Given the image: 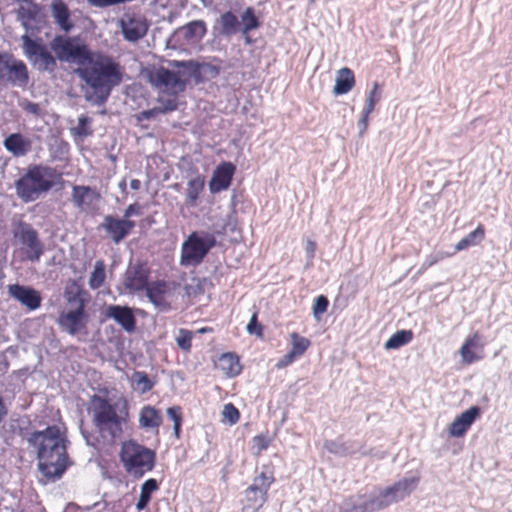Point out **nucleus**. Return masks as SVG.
<instances>
[{
  "instance_id": "f257e3e1",
  "label": "nucleus",
  "mask_w": 512,
  "mask_h": 512,
  "mask_svg": "<svg viewBox=\"0 0 512 512\" xmlns=\"http://www.w3.org/2000/svg\"><path fill=\"white\" fill-rule=\"evenodd\" d=\"M76 75L86 83V101L101 106L106 103L112 90L123 81V69L119 62L110 56L91 55V60L75 70Z\"/></svg>"
},
{
  "instance_id": "f03ea898",
  "label": "nucleus",
  "mask_w": 512,
  "mask_h": 512,
  "mask_svg": "<svg viewBox=\"0 0 512 512\" xmlns=\"http://www.w3.org/2000/svg\"><path fill=\"white\" fill-rule=\"evenodd\" d=\"M30 447L36 450L38 469L48 481L60 479L67 469L65 440L60 428L48 426L43 431H34L26 438Z\"/></svg>"
},
{
  "instance_id": "7ed1b4c3",
  "label": "nucleus",
  "mask_w": 512,
  "mask_h": 512,
  "mask_svg": "<svg viewBox=\"0 0 512 512\" xmlns=\"http://www.w3.org/2000/svg\"><path fill=\"white\" fill-rule=\"evenodd\" d=\"M419 477H404L386 488H376L370 493L354 494L343 500L338 512H376L402 501L417 487Z\"/></svg>"
},
{
  "instance_id": "20e7f679",
  "label": "nucleus",
  "mask_w": 512,
  "mask_h": 512,
  "mask_svg": "<svg viewBox=\"0 0 512 512\" xmlns=\"http://www.w3.org/2000/svg\"><path fill=\"white\" fill-rule=\"evenodd\" d=\"M87 411L92 416V423L105 444L112 445L122 437L128 418L125 400L119 408L118 403H111L108 398L94 394L89 399Z\"/></svg>"
},
{
  "instance_id": "39448f33",
  "label": "nucleus",
  "mask_w": 512,
  "mask_h": 512,
  "mask_svg": "<svg viewBox=\"0 0 512 512\" xmlns=\"http://www.w3.org/2000/svg\"><path fill=\"white\" fill-rule=\"evenodd\" d=\"M62 179L61 173L53 167L34 164L28 166L26 172L15 181L17 196L25 203L39 199L49 192Z\"/></svg>"
},
{
  "instance_id": "423d86ee",
  "label": "nucleus",
  "mask_w": 512,
  "mask_h": 512,
  "mask_svg": "<svg viewBox=\"0 0 512 512\" xmlns=\"http://www.w3.org/2000/svg\"><path fill=\"white\" fill-rule=\"evenodd\" d=\"M175 63H181L179 60H168L167 67L150 66L143 74L147 81L156 89L172 95H177L186 90L187 76L183 67L175 66Z\"/></svg>"
},
{
  "instance_id": "0eeeda50",
  "label": "nucleus",
  "mask_w": 512,
  "mask_h": 512,
  "mask_svg": "<svg viewBox=\"0 0 512 512\" xmlns=\"http://www.w3.org/2000/svg\"><path fill=\"white\" fill-rule=\"evenodd\" d=\"M155 452L133 440L122 444L120 459L126 472L134 477L141 478L151 471L155 465Z\"/></svg>"
},
{
  "instance_id": "6e6552de",
  "label": "nucleus",
  "mask_w": 512,
  "mask_h": 512,
  "mask_svg": "<svg viewBox=\"0 0 512 512\" xmlns=\"http://www.w3.org/2000/svg\"><path fill=\"white\" fill-rule=\"evenodd\" d=\"M50 48L61 62L74 63L83 67L91 60L92 52L78 35L57 34L50 42Z\"/></svg>"
},
{
  "instance_id": "1a4fd4ad",
  "label": "nucleus",
  "mask_w": 512,
  "mask_h": 512,
  "mask_svg": "<svg viewBox=\"0 0 512 512\" xmlns=\"http://www.w3.org/2000/svg\"><path fill=\"white\" fill-rule=\"evenodd\" d=\"M216 244L217 240L214 234L204 231L192 232L182 243L180 264L183 266L199 265Z\"/></svg>"
},
{
  "instance_id": "9d476101",
  "label": "nucleus",
  "mask_w": 512,
  "mask_h": 512,
  "mask_svg": "<svg viewBox=\"0 0 512 512\" xmlns=\"http://www.w3.org/2000/svg\"><path fill=\"white\" fill-rule=\"evenodd\" d=\"M29 82L26 64L12 54L0 53V86L25 88Z\"/></svg>"
},
{
  "instance_id": "9b49d317",
  "label": "nucleus",
  "mask_w": 512,
  "mask_h": 512,
  "mask_svg": "<svg viewBox=\"0 0 512 512\" xmlns=\"http://www.w3.org/2000/svg\"><path fill=\"white\" fill-rule=\"evenodd\" d=\"M23 52L29 62L41 72L52 73L57 68L56 55L53 56L47 47L29 34H22Z\"/></svg>"
},
{
  "instance_id": "f8f14e48",
  "label": "nucleus",
  "mask_w": 512,
  "mask_h": 512,
  "mask_svg": "<svg viewBox=\"0 0 512 512\" xmlns=\"http://www.w3.org/2000/svg\"><path fill=\"white\" fill-rule=\"evenodd\" d=\"M65 296L69 303H76L77 307L68 312H62L58 317V324L61 329L69 335L74 336L86 327L85 303L79 293Z\"/></svg>"
},
{
  "instance_id": "ddd939ff",
  "label": "nucleus",
  "mask_w": 512,
  "mask_h": 512,
  "mask_svg": "<svg viewBox=\"0 0 512 512\" xmlns=\"http://www.w3.org/2000/svg\"><path fill=\"white\" fill-rule=\"evenodd\" d=\"M219 24L222 32H249L259 28L260 20L252 7L245 8L238 16L228 11L221 15Z\"/></svg>"
},
{
  "instance_id": "4468645a",
  "label": "nucleus",
  "mask_w": 512,
  "mask_h": 512,
  "mask_svg": "<svg viewBox=\"0 0 512 512\" xmlns=\"http://www.w3.org/2000/svg\"><path fill=\"white\" fill-rule=\"evenodd\" d=\"M18 19L26 32H36L45 28L47 18L43 8L31 0H21L18 8Z\"/></svg>"
},
{
  "instance_id": "2eb2a0df",
  "label": "nucleus",
  "mask_w": 512,
  "mask_h": 512,
  "mask_svg": "<svg viewBox=\"0 0 512 512\" xmlns=\"http://www.w3.org/2000/svg\"><path fill=\"white\" fill-rule=\"evenodd\" d=\"M15 237L24 246L27 260L38 262L44 253V246L32 225L25 222L20 223Z\"/></svg>"
},
{
  "instance_id": "dca6fc26",
  "label": "nucleus",
  "mask_w": 512,
  "mask_h": 512,
  "mask_svg": "<svg viewBox=\"0 0 512 512\" xmlns=\"http://www.w3.org/2000/svg\"><path fill=\"white\" fill-rule=\"evenodd\" d=\"M176 67H183L186 71L187 81L193 79L195 84H201L216 78L220 74V67L206 62L182 60L175 63Z\"/></svg>"
},
{
  "instance_id": "f3484780",
  "label": "nucleus",
  "mask_w": 512,
  "mask_h": 512,
  "mask_svg": "<svg viewBox=\"0 0 512 512\" xmlns=\"http://www.w3.org/2000/svg\"><path fill=\"white\" fill-rule=\"evenodd\" d=\"M150 268L147 263H130L124 273L123 285L130 292L143 291L149 284Z\"/></svg>"
},
{
  "instance_id": "a211bd4d",
  "label": "nucleus",
  "mask_w": 512,
  "mask_h": 512,
  "mask_svg": "<svg viewBox=\"0 0 512 512\" xmlns=\"http://www.w3.org/2000/svg\"><path fill=\"white\" fill-rule=\"evenodd\" d=\"M274 482L273 475L261 472L253 480V483L246 489V499L253 508H260L266 502L267 492Z\"/></svg>"
},
{
  "instance_id": "6ab92c4d",
  "label": "nucleus",
  "mask_w": 512,
  "mask_h": 512,
  "mask_svg": "<svg viewBox=\"0 0 512 512\" xmlns=\"http://www.w3.org/2000/svg\"><path fill=\"white\" fill-rule=\"evenodd\" d=\"M101 227L115 244H119L130 234L135 227V222L130 219H120L112 215H106Z\"/></svg>"
},
{
  "instance_id": "aec40b11",
  "label": "nucleus",
  "mask_w": 512,
  "mask_h": 512,
  "mask_svg": "<svg viewBox=\"0 0 512 512\" xmlns=\"http://www.w3.org/2000/svg\"><path fill=\"white\" fill-rule=\"evenodd\" d=\"M236 167L231 162H222L213 172L209 181V190L212 194L219 193L229 188Z\"/></svg>"
},
{
  "instance_id": "412c9836",
  "label": "nucleus",
  "mask_w": 512,
  "mask_h": 512,
  "mask_svg": "<svg viewBox=\"0 0 512 512\" xmlns=\"http://www.w3.org/2000/svg\"><path fill=\"white\" fill-rule=\"evenodd\" d=\"M8 292L11 297L16 299L29 310H36L41 306V294L32 287L13 284L9 285Z\"/></svg>"
},
{
  "instance_id": "4be33fe9",
  "label": "nucleus",
  "mask_w": 512,
  "mask_h": 512,
  "mask_svg": "<svg viewBox=\"0 0 512 512\" xmlns=\"http://www.w3.org/2000/svg\"><path fill=\"white\" fill-rule=\"evenodd\" d=\"M105 316L114 320L122 329L131 333L136 328V318L134 311L129 306L109 305L106 308Z\"/></svg>"
},
{
  "instance_id": "5701e85b",
  "label": "nucleus",
  "mask_w": 512,
  "mask_h": 512,
  "mask_svg": "<svg viewBox=\"0 0 512 512\" xmlns=\"http://www.w3.org/2000/svg\"><path fill=\"white\" fill-rule=\"evenodd\" d=\"M148 300L159 310L168 311L171 308L166 300V295L170 291V285L164 280L151 282L144 288Z\"/></svg>"
},
{
  "instance_id": "b1692460",
  "label": "nucleus",
  "mask_w": 512,
  "mask_h": 512,
  "mask_svg": "<svg viewBox=\"0 0 512 512\" xmlns=\"http://www.w3.org/2000/svg\"><path fill=\"white\" fill-rule=\"evenodd\" d=\"M480 415V408L472 406L457 416L449 426V434L452 437H462Z\"/></svg>"
},
{
  "instance_id": "393cba45",
  "label": "nucleus",
  "mask_w": 512,
  "mask_h": 512,
  "mask_svg": "<svg viewBox=\"0 0 512 512\" xmlns=\"http://www.w3.org/2000/svg\"><path fill=\"white\" fill-rule=\"evenodd\" d=\"M3 146L14 157H23L31 151L32 141L21 133H12L4 139Z\"/></svg>"
},
{
  "instance_id": "a878e982",
  "label": "nucleus",
  "mask_w": 512,
  "mask_h": 512,
  "mask_svg": "<svg viewBox=\"0 0 512 512\" xmlns=\"http://www.w3.org/2000/svg\"><path fill=\"white\" fill-rule=\"evenodd\" d=\"M50 11L54 22L61 30L69 32L73 29L74 24L71 13L65 2L62 0H53L50 4Z\"/></svg>"
},
{
  "instance_id": "bb28decb",
  "label": "nucleus",
  "mask_w": 512,
  "mask_h": 512,
  "mask_svg": "<svg viewBox=\"0 0 512 512\" xmlns=\"http://www.w3.org/2000/svg\"><path fill=\"white\" fill-rule=\"evenodd\" d=\"M476 347L483 348V344H480V336L478 333H474L471 337L467 338L460 348L459 353L464 364L469 365L482 359L481 355H477L472 351V349Z\"/></svg>"
},
{
  "instance_id": "cd10ccee",
  "label": "nucleus",
  "mask_w": 512,
  "mask_h": 512,
  "mask_svg": "<svg viewBox=\"0 0 512 512\" xmlns=\"http://www.w3.org/2000/svg\"><path fill=\"white\" fill-rule=\"evenodd\" d=\"M355 84L354 74L351 69L341 68L335 78L333 93L335 95H344L348 93Z\"/></svg>"
},
{
  "instance_id": "c85d7f7f",
  "label": "nucleus",
  "mask_w": 512,
  "mask_h": 512,
  "mask_svg": "<svg viewBox=\"0 0 512 512\" xmlns=\"http://www.w3.org/2000/svg\"><path fill=\"white\" fill-rule=\"evenodd\" d=\"M162 423L160 412L152 406H144L139 415V424L144 429H158Z\"/></svg>"
},
{
  "instance_id": "c756f323",
  "label": "nucleus",
  "mask_w": 512,
  "mask_h": 512,
  "mask_svg": "<svg viewBox=\"0 0 512 512\" xmlns=\"http://www.w3.org/2000/svg\"><path fill=\"white\" fill-rule=\"evenodd\" d=\"M205 187V179L201 175H197L194 178H191L187 183L186 188V203L195 207L198 204L199 196L203 192Z\"/></svg>"
},
{
  "instance_id": "7c9ffc66",
  "label": "nucleus",
  "mask_w": 512,
  "mask_h": 512,
  "mask_svg": "<svg viewBox=\"0 0 512 512\" xmlns=\"http://www.w3.org/2000/svg\"><path fill=\"white\" fill-rule=\"evenodd\" d=\"M219 368L229 377H234L241 372L239 358L233 353H224L218 362Z\"/></svg>"
},
{
  "instance_id": "2f4dec72",
  "label": "nucleus",
  "mask_w": 512,
  "mask_h": 512,
  "mask_svg": "<svg viewBox=\"0 0 512 512\" xmlns=\"http://www.w3.org/2000/svg\"><path fill=\"white\" fill-rule=\"evenodd\" d=\"M89 194H93V198H101L100 193L95 188L90 186L74 185L72 187V202L74 206L77 208H83L86 197H88Z\"/></svg>"
},
{
  "instance_id": "473e14b6",
  "label": "nucleus",
  "mask_w": 512,
  "mask_h": 512,
  "mask_svg": "<svg viewBox=\"0 0 512 512\" xmlns=\"http://www.w3.org/2000/svg\"><path fill=\"white\" fill-rule=\"evenodd\" d=\"M158 488V483L153 478L146 480L141 485L140 496L136 503V509L138 511H142L148 506L152 493L158 490Z\"/></svg>"
},
{
  "instance_id": "72a5a7b5",
  "label": "nucleus",
  "mask_w": 512,
  "mask_h": 512,
  "mask_svg": "<svg viewBox=\"0 0 512 512\" xmlns=\"http://www.w3.org/2000/svg\"><path fill=\"white\" fill-rule=\"evenodd\" d=\"M485 236V231L482 225H479L474 231L467 234L455 245V252L465 250L471 246L479 244Z\"/></svg>"
},
{
  "instance_id": "f704fd0d",
  "label": "nucleus",
  "mask_w": 512,
  "mask_h": 512,
  "mask_svg": "<svg viewBox=\"0 0 512 512\" xmlns=\"http://www.w3.org/2000/svg\"><path fill=\"white\" fill-rule=\"evenodd\" d=\"M413 338L411 330H399L394 333L384 344L386 350L399 349L408 344Z\"/></svg>"
},
{
  "instance_id": "c9c22d12",
  "label": "nucleus",
  "mask_w": 512,
  "mask_h": 512,
  "mask_svg": "<svg viewBox=\"0 0 512 512\" xmlns=\"http://www.w3.org/2000/svg\"><path fill=\"white\" fill-rule=\"evenodd\" d=\"M131 382L134 389L142 394L152 390L155 384L144 371H135L131 376Z\"/></svg>"
},
{
  "instance_id": "e433bc0d",
  "label": "nucleus",
  "mask_w": 512,
  "mask_h": 512,
  "mask_svg": "<svg viewBox=\"0 0 512 512\" xmlns=\"http://www.w3.org/2000/svg\"><path fill=\"white\" fill-rule=\"evenodd\" d=\"M105 263L103 260H97L89 278V287L93 290L99 289L105 281Z\"/></svg>"
},
{
  "instance_id": "4c0bfd02",
  "label": "nucleus",
  "mask_w": 512,
  "mask_h": 512,
  "mask_svg": "<svg viewBox=\"0 0 512 512\" xmlns=\"http://www.w3.org/2000/svg\"><path fill=\"white\" fill-rule=\"evenodd\" d=\"M291 349L290 351L298 358L302 356L310 346V340L306 337L300 336L298 333L293 332L291 335Z\"/></svg>"
},
{
  "instance_id": "58836bf2",
  "label": "nucleus",
  "mask_w": 512,
  "mask_h": 512,
  "mask_svg": "<svg viewBox=\"0 0 512 512\" xmlns=\"http://www.w3.org/2000/svg\"><path fill=\"white\" fill-rule=\"evenodd\" d=\"M324 447L329 453L337 456H346L354 452L345 442L340 440H327Z\"/></svg>"
},
{
  "instance_id": "ea45409f",
  "label": "nucleus",
  "mask_w": 512,
  "mask_h": 512,
  "mask_svg": "<svg viewBox=\"0 0 512 512\" xmlns=\"http://www.w3.org/2000/svg\"><path fill=\"white\" fill-rule=\"evenodd\" d=\"M193 333L186 329H180L176 336V343L184 352H190Z\"/></svg>"
},
{
  "instance_id": "a19ab883",
  "label": "nucleus",
  "mask_w": 512,
  "mask_h": 512,
  "mask_svg": "<svg viewBox=\"0 0 512 512\" xmlns=\"http://www.w3.org/2000/svg\"><path fill=\"white\" fill-rule=\"evenodd\" d=\"M92 120L86 115H81L78 118V124L75 128H73V131L76 135L80 137H86L92 135L93 131L89 127Z\"/></svg>"
},
{
  "instance_id": "79ce46f5",
  "label": "nucleus",
  "mask_w": 512,
  "mask_h": 512,
  "mask_svg": "<svg viewBox=\"0 0 512 512\" xmlns=\"http://www.w3.org/2000/svg\"><path fill=\"white\" fill-rule=\"evenodd\" d=\"M236 205H237V193L234 190L231 194L230 199V213L227 215V220L225 223V227L230 231H234L236 229Z\"/></svg>"
},
{
  "instance_id": "37998d69",
  "label": "nucleus",
  "mask_w": 512,
  "mask_h": 512,
  "mask_svg": "<svg viewBox=\"0 0 512 512\" xmlns=\"http://www.w3.org/2000/svg\"><path fill=\"white\" fill-rule=\"evenodd\" d=\"M380 98L381 91L379 84L377 82H374L373 89L369 92L365 109H367L368 112H372L375 108V105L379 102Z\"/></svg>"
},
{
  "instance_id": "c03bdc74",
  "label": "nucleus",
  "mask_w": 512,
  "mask_h": 512,
  "mask_svg": "<svg viewBox=\"0 0 512 512\" xmlns=\"http://www.w3.org/2000/svg\"><path fill=\"white\" fill-rule=\"evenodd\" d=\"M329 301L326 296L320 295L315 299L313 304V315L316 319H320V316L327 311Z\"/></svg>"
},
{
  "instance_id": "a18cd8bd",
  "label": "nucleus",
  "mask_w": 512,
  "mask_h": 512,
  "mask_svg": "<svg viewBox=\"0 0 512 512\" xmlns=\"http://www.w3.org/2000/svg\"><path fill=\"white\" fill-rule=\"evenodd\" d=\"M222 415L230 424L237 423L240 417L238 409L232 403L224 405Z\"/></svg>"
},
{
  "instance_id": "49530a36",
  "label": "nucleus",
  "mask_w": 512,
  "mask_h": 512,
  "mask_svg": "<svg viewBox=\"0 0 512 512\" xmlns=\"http://www.w3.org/2000/svg\"><path fill=\"white\" fill-rule=\"evenodd\" d=\"M246 330L250 335H256L257 337L263 336V327L258 322V315L257 313H253L249 323L246 326Z\"/></svg>"
},
{
  "instance_id": "de8ad7c7",
  "label": "nucleus",
  "mask_w": 512,
  "mask_h": 512,
  "mask_svg": "<svg viewBox=\"0 0 512 512\" xmlns=\"http://www.w3.org/2000/svg\"><path fill=\"white\" fill-rule=\"evenodd\" d=\"M158 102L160 103L159 109L161 114H165L168 112L175 111L178 108V101L175 97L172 98H159Z\"/></svg>"
},
{
  "instance_id": "09e8293b",
  "label": "nucleus",
  "mask_w": 512,
  "mask_h": 512,
  "mask_svg": "<svg viewBox=\"0 0 512 512\" xmlns=\"http://www.w3.org/2000/svg\"><path fill=\"white\" fill-rule=\"evenodd\" d=\"M183 32H206V26L203 21H192L185 25L183 28Z\"/></svg>"
},
{
  "instance_id": "8fccbe9b",
  "label": "nucleus",
  "mask_w": 512,
  "mask_h": 512,
  "mask_svg": "<svg viewBox=\"0 0 512 512\" xmlns=\"http://www.w3.org/2000/svg\"><path fill=\"white\" fill-rule=\"evenodd\" d=\"M444 257H445V255L443 253L428 255L422 263V269H427V268L433 266L434 264H436L437 262L442 260Z\"/></svg>"
},
{
  "instance_id": "3c124183",
  "label": "nucleus",
  "mask_w": 512,
  "mask_h": 512,
  "mask_svg": "<svg viewBox=\"0 0 512 512\" xmlns=\"http://www.w3.org/2000/svg\"><path fill=\"white\" fill-rule=\"evenodd\" d=\"M167 415L174 422V424L182 423L180 407H178V406L169 407L167 409Z\"/></svg>"
},
{
  "instance_id": "603ef678",
  "label": "nucleus",
  "mask_w": 512,
  "mask_h": 512,
  "mask_svg": "<svg viewBox=\"0 0 512 512\" xmlns=\"http://www.w3.org/2000/svg\"><path fill=\"white\" fill-rule=\"evenodd\" d=\"M142 214V209L138 203L130 204L124 211V218L129 219L132 216H139Z\"/></svg>"
},
{
  "instance_id": "864d4df0",
  "label": "nucleus",
  "mask_w": 512,
  "mask_h": 512,
  "mask_svg": "<svg viewBox=\"0 0 512 512\" xmlns=\"http://www.w3.org/2000/svg\"><path fill=\"white\" fill-rule=\"evenodd\" d=\"M158 114H161L159 107L144 110L139 114V120H151L154 119Z\"/></svg>"
},
{
  "instance_id": "5fc2aeb1",
  "label": "nucleus",
  "mask_w": 512,
  "mask_h": 512,
  "mask_svg": "<svg viewBox=\"0 0 512 512\" xmlns=\"http://www.w3.org/2000/svg\"><path fill=\"white\" fill-rule=\"evenodd\" d=\"M298 357L293 354L291 351H289L287 354H285L281 359H279L277 363L278 368L286 367L290 364H292Z\"/></svg>"
},
{
  "instance_id": "6e6d98bb",
  "label": "nucleus",
  "mask_w": 512,
  "mask_h": 512,
  "mask_svg": "<svg viewBox=\"0 0 512 512\" xmlns=\"http://www.w3.org/2000/svg\"><path fill=\"white\" fill-rule=\"evenodd\" d=\"M371 112L364 108L361 118L358 121L359 134L363 135L368 126V117Z\"/></svg>"
},
{
  "instance_id": "4d7b16f0",
  "label": "nucleus",
  "mask_w": 512,
  "mask_h": 512,
  "mask_svg": "<svg viewBox=\"0 0 512 512\" xmlns=\"http://www.w3.org/2000/svg\"><path fill=\"white\" fill-rule=\"evenodd\" d=\"M254 445L258 448V451H263L268 447V440L263 435H257L253 438Z\"/></svg>"
},
{
  "instance_id": "13d9d810",
  "label": "nucleus",
  "mask_w": 512,
  "mask_h": 512,
  "mask_svg": "<svg viewBox=\"0 0 512 512\" xmlns=\"http://www.w3.org/2000/svg\"><path fill=\"white\" fill-rule=\"evenodd\" d=\"M24 110H26L27 112H29L35 116H39L41 113V109H40L39 105L37 103L30 102V101H28L24 105Z\"/></svg>"
},
{
  "instance_id": "bf43d9fd",
  "label": "nucleus",
  "mask_w": 512,
  "mask_h": 512,
  "mask_svg": "<svg viewBox=\"0 0 512 512\" xmlns=\"http://www.w3.org/2000/svg\"><path fill=\"white\" fill-rule=\"evenodd\" d=\"M316 250V243L314 241L308 240L305 246V251L307 254V258L311 261L314 258Z\"/></svg>"
},
{
  "instance_id": "052dcab7",
  "label": "nucleus",
  "mask_w": 512,
  "mask_h": 512,
  "mask_svg": "<svg viewBox=\"0 0 512 512\" xmlns=\"http://www.w3.org/2000/svg\"><path fill=\"white\" fill-rule=\"evenodd\" d=\"M146 34H123L124 38L129 42H137L143 38Z\"/></svg>"
},
{
  "instance_id": "680f3d73",
  "label": "nucleus",
  "mask_w": 512,
  "mask_h": 512,
  "mask_svg": "<svg viewBox=\"0 0 512 512\" xmlns=\"http://www.w3.org/2000/svg\"><path fill=\"white\" fill-rule=\"evenodd\" d=\"M130 187L132 190H139L141 187V182L138 179H132L130 181Z\"/></svg>"
},
{
  "instance_id": "e2e57ef3",
  "label": "nucleus",
  "mask_w": 512,
  "mask_h": 512,
  "mask_svg": "<svg viewBox=\"0 0 512 512\" xmlns=\"http://www.w3.org/2000/svg\"><path fill=\"white\" fill-rule=\"evenodd\" d=\"M5 415H6V408H5L2 397L0 396V422L2 421V419Z\"/></svg>"
},
{
  "instance_id": "0e129e2a",
  "label": "nucleus",
  "mask_w": 512,
  "mask_h": 512,
  "mask_svg": "<svg viewBox=\"0 0 512 512\" xmlns=\"http://www.w3.org/2000/svg\"><path fill=\"white\" fill-rule=\"evenodd\" d=\"M180 429H181V423H179V424H177V423H176V424H174V426H173V430H174V434H175V436H176L177 438H179V436H180Z\"/></svg>"
},
{
  "instance_id": "69168bd1",
  "label": "nucleus",
  "mask_w": 512,
  "mask_h": 512,
  "mask_svg": "<svg viewBox=\"0 0 512 512\" xmlns=\"http://www.w3.org/2000/svg\"><path fill=\"white\" fill-rule=\"evenodd\" d=\"M242 35H243V38H244V41H245L246 44L252 43V39L250 37V34L245 33V34H242Z\"/></svg>"
},
{
  "instance_id": "338daca9",
  "label": "nucleus",
  "mask_w": 512,
  "mask_h": 512,
  "mask_svg": "<svg viewBox=\"0 0 512 512\" xmlns=\"http://www.w3.org/2000/svg\"><path fill=\"white\" fill-rule=\"evenodd\" d=\"M119 189H120L122 192H125V191H126V181H125V179H123V180L119 183Z\"/></svg>"
},
{
  "instance_id": "774afa93",
  "label": "nucleus",
  "mask_w": 512,
  "mask_h": 512,
  "mask_svg": "<svg viewBox=\"0 0 512 512\" xmlns=\"http://www.w3.org/2000/svg\"><path fill=\"white\" fill-rule=\"evenodd\" d=\"M86 200H88L89 203H93L95 201H98L99 199L93 198V194H89V196L86 197Z\"/></svg>"
}]
</instances>
